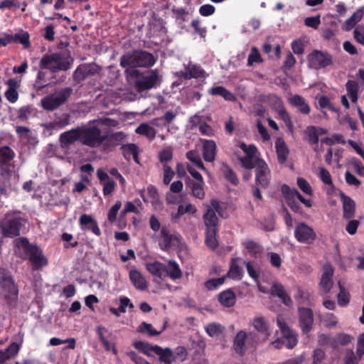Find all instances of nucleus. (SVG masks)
I'll return each mask as SVG.
<instances>
[{
	"instance_id": "obj_28",
	"label": "nucleus",
	"mask_w": 364,
	"mask_h": 364,
	"mask_svg": "<svg viewBox=\"0 0 364 364\" xmlns=\"http://www.w3.org/2000/svg\"><path fill=\"white\" fill-rule=\"evenodd\" d=\"M186 185L191 191V196L200 200L205 198V181L194 182L193 180L188 177L186 178Z\"/></svg>"
},
{
	"instance_id": "obj_11",
	"label": "nucleus",
	"mask_w": 364,
	"mask_h": 364,
	"mask_svg": "<svg viewBox=\"0 0 364 364\" xmlns=\"http://www.w3.org/2000/svg\"><path fill=\"white\" fill-rule=\"evenodd\" d=\"M294 235L299 242L305 244H312L316 238L314 230L304 223L296 225Z\"/></svg>"
},
{
	"instance_id": "obj_31",
	"label": "nucleus",
	"mask_w": 364,
	"mask_h": 364,
	"mask_svg": "<svg viewBox=\"0 0 364 364\" xmlns=\"http://www.w3.org/2000/svg\"><path fill=\"white\" fill-rule=\"evenodd\" d=\"M341 198L343 203V218L347 220L353 218L355 212L354 200L343 193L341 195Z\"/></svg>"
},
{
	"instance_id": "obj_52",
	"label": "nucleus",
	"mask_w": 364,
	"mask_h": 364,
	"mask_svg": "<svg viewBox=\"0 0 364 364\" xmlns=\"http://www.w3.org/2000/svg\"><path fill=\"white\" fill-rule=\"evenodd\" d=\"M158 158L163 166L173 158V149L170 146L166 147L158 153Z\"/></svg>"
},
{
	"instance_id": "obj_64",
	"label": "nucleus",
	"mask_w": 364,
	"mask_h": 364,
	"mask_svg": "<svg viewBox=\"0 0 364 364\" xmlns=\"http://www.w3.org/2000/svg\"><path fill=\"white\" fill-rule=\"evenodd\" d=\"M353 36L358 43L364 45V26L356 27L354 30Z\"/></svg>"
},
{
	"instance_id": "obj_44",
	"label": "nucleus",
	"mask_w": 364,
	"mask_h": 364,
	"mask_svg": "<svg viewBox=\"0 0 364 364\" xmlns=\"http://www.w3.org/2000/svg\"><path fill=\"white\" fill-rule=\"evenodd\" d=\"M136 132L139 134L146 136L148 139L151 140L154 139L156 134L155 129L146 123L141 124L136 129Z\"/></svg>"
},
{
	"instance_id": "obj_49",
	"label": "nucleus",
	"mask_w": 364,
	"mask_h": 364,
	"mask_svg": "<svg viewBox=\"0 0 364 364\" xmlns=\"http://www.w3.org/2000/svg\"><path fill=\"white\" fill-rule=\"evenodd\" d=\"M14 151L9 146H3L0 148V164H6L10 162L14 157Z\"/></svg>"
},
{
	"instance_id": "obj_14",
	"label": "nucleus",
	"mask_w": 364,
	"mask_h": 364,
	"mask_svg": "<svg viewBox=\"0 0 364 364\" xmlns=\"http://www.w3.org/2000/svg\"><path fill=\"white\" fill-rule=\"evenodd\" d=\"M309 65L314 69H320L326 67L331 63V58L327 53L315 50L308 57Z\"/></svg>"
},
{
	"instance_id": "obj_37",
	"label": "nucleus",
	"mask_w": 364,
	"mask_h": 364,
	"mask_svg": "<svg viewBox=\"0 0 364 364\" xmlns=\"http://www.w3.org/2000/svg\"><path fill=\"white\" fill-rule=\"evenodd\" d=\"M218 300L223 306L230 307L235 304L236 296L231 289H227L219 294Z\"/></svg>"
},
{
	"instance_id": "obj_36",
	"label": "nucleus",
	"mask_w": 364,
	"mask_h": 364,
	"mask_svg": "<svg viewBox=\"0 0 364 364\" xmlns=\"http://www.w3.org/2000/svg\"><path fill=\"white\" fill-rule=\"evenodd\" d=\"M146 269L151 274L155 275L161 279L166 277L165 274V264L161 262L155 261L148 262L146 264Z\"/></svg>"
},
{
	"instance_id": "obj_4",
	"label": "nucleus",
	"mask_w": 364,
	"mask_h": 364,
	"mask_svg": "<svg viewBox=\"0 0 364 364\" xmlns=\"http://www.w3.org/2000/svg\"><path fill=\"white\" fill-rule=\"evenodd\" d=\"M0 296L10 304L16 302L18 296L17 285L10 273L4 269H0Z\"/></svg>"
},
{
	"instance_id": "obj_62",
	"label": "nucleus",
	"mask_w": 364,
	"mask_h": 364,
	"mask_svg": "<svg viewBox=\"0 0 364 364\" xmlns=\"http://www.w3.org/2000/svg\"><path fill=\"white\" fill-rule=\"evenodd\" d=\"M224 176L232 185L236 186L239 183V180H238L235 173L228 166H226L225 169L224 170Z\"/></svg>"
},
{
	"instance_id": "obj_53",
	"label": "nucleus",
	"mask_w": 364,
	"mask_h": 364,
	"mask_svg": "<svg viewBox=\"0 0 364 364\" xmlns=\"http://www.w3.org/2000/svg\"><path fill=\"white\" fill-rule=\"evenodd\" d=\"M156 355L160 356V360L166 364H171L174 360V356L170 348L162 349L160 351L157 350Z\"/></svg>"
},
{
	"instance_id": "obj_34",
	"label": "nucleus",
	"mask_w": 364,
	"mask_h": 364,
	"mask_svg": "<svg viewBox=\"0 0 364 364\" xmlns=\"http://www.w3.org/2000/svg\"><path fill=\"white\" fill-rule=\"evenodd\" d=\"M165 274L166 277L168 276L173 280L180 279L182 277V271L178 264L173 260H169L168 265H165Z\"/></svg>"
},
{
	"instance_id": "obj_9",
	"label": "nucleus",
	"mask_w": 364,
	"mask_h": 364,
	"mask_svg": "<svg viewBox=\"0 0 364 364\" xmlns=\"http://www.w3.org/2000/svg\"><path fill=\"white\" fill-rule=\"evenodd\" d=\"M255 172V183L262 188L268 187L271 180V173L267 164L263 160H257L252 164Z\"/></svg>"
},
{
	"instance_id": "obj_46",
	"label": "nucleus",
	"mask_w": 364,
	"mask_h": 364,
	"mask_svg": "<svg viewBox=\"0 0 364 364\" xmlns=\"http://www.w3.org/2000/svg\"><path fill=\"white\" fill-rule=\"evenodd\" d=\"M186 158L198 168L206 171L199 153L195 150H191L186 153Z\"/></svg>"
},
{
	"instance_id": "obj_50",
	"label": "nucleus",
	"mask_w": 364,
	"mask_h": 364,
	"mask_svg": "<svg viewBox=\"0 0 364 364\" xmlns=\"http://www.w3.org/2000/svg\"><path fill=\"white\" fill-rule=\"evenodd\" d=\"M243 244L248 252L253 256L256 257L262 252V247L253 240H247Z\"/></svg>"
},
{
	"instance_id": "obj_42",
	"label": "nucleus",
	"mask_w": 364,
	"mask_h": 364,
	"mask_svg": "<svg viewBox=\"0 0 364 364\" xmlns=\"http://www.w3.org/2000/svg\"><path fill=\"white\" fill-rule=\"evenodd\" d=\"M276 149L277 154V158L279 163L283 164L286 161L289 150L284 141L282 139H278L276 141Z\"/></svg>"
},
{
	"instance_id": "obj_56",
	"label": "nucleus",
	"mask_w": 364,
	"mask_h": 364,
	"mask_svg": "<svg viewBox=\"0 0 364 364\" xmlns=\"http://www.w3.org/2000/svg\"><path fill=\"white\" fill-rule=\"evenodd\" d=\"M68 343V348L74 349L75 348V339L73 338H70L65 340H63L58 338H52L50 339L49 344L50 346H59L61 344Z\"/></svg>"
},
{
	"instance_id": "obj_10",
	"label": "nucleus",
	"mask_w": 364,
	"mask_h": 364,
	"mask_svg": "<svg viewBox=\"0 0 364 364\" xmlns=\"http://www.w3.org/2000/svg\"><path fill=\"white\" fill-rule=\"evenodd\" d=\"M160 82L158 70H152L136 80L135 88L140 92L156 87Z\"/></svg>"
},
{
	"instance_id": "obj_60",
	"label": "nucleus",
	"mask_w": 364,
	"mask_h": 364,
	"mask_svg": "<svg viewBox=\"0 0 364 364\" xmlns=\"http://www.w3.org/2000/svg\"><path fill=\"white\" fill-rule=\"evenodd\" d=\"M262 61V57L259 54V50L253 46L251 49V53L249 54L247 60V65L252 66L254 63H260Z\"/></svg>"
},
{
	"instance_id": "obj_12",
	"label": "nucleus",
	"mask_w": 364,
	"mask_h": 364,
	"mask_svg": "<svg viewBox=\"0 0 364 364\" xmlns=\"http://www.w3.org/2000/svg\"><path fill=\"white\" fill-rule=\"evenodd\" d=\"M240 148L246 154L245 156L240 158L242 166L248 170L252 169V164H255L257 160L262 159L255 156L257 151V147L252 144L247 145L245 143L241 142Z\"/></svg>"
},
{
	"instance_id": "obj_1",
	"label": "nucleus",
	"mask_w": 364,
	"mask_h": 364,
	"mask_svg": "<svg viewBox=\"0 0 364 364\" xmlns=\"http://www.w3.org/2000/svg\"><path fill=\"white\" fill-rule=\"evenodd\" d=\"M26 223L21 213L11 211L0 220V230L4 237L12 238L21 235Z\"/></svg>"
},
{
	"instance_id": "obj_30",
	"label": "nucleus",
	"mask_w": 364,
	"mask_h": 364,
	"mask_svg": "<svg viewBox=\"0 0 364 364\" xmlns=\"http://www.w3.org/2000/svg\"><path fill=\"white\" fill-rule=\"evenodd\" d=\"M216 151L217 146L214 141H203V157L205 161L213 162L215 158Z\"/></svg>"
},
{
	"instance_id": "obj_27",
	"label": "nucleus",
	"mask_w": 364,
	"mask_h": 364,
	"mask_svg": "<svg viewBox=\"0 0 364 364\" xmlns=\"http://www.w3.org/2000/svg\"><path fill=\"white\" fill-rule=\"evenodd\" d=\"M250 323L258 333H260L263 336V341L269 337V323L264 317L257 316L251 320Z\"/></svg>"
},
{
	"instance_id": "obj_43",
	"label": "nucleus",
	"mask_w": 364,
	"mask_h": 364,
	"mask_svg": "<svg viewBox=\"0 0 364 364\" xmlns=\"http://www.w3.org/2000/svg\"><path fill=\"white\" fill-rule=\"evenodd\" d=\"M107 138L105 140V146H116L120 144L125 139L126 135L122 132H115L112 134H106Z\"/></svg>"
},
{
	"instance_id": "obj_25",
	"label": "nucleus",
	"mask_w": 364,
	"mask_h": 364,
	"mask_svg": "<svg viewBox=\"0 0 364 364\" xmlns=\"http://www.w3.org/2000/svg\"><path fill=\"white\" fill-rule=\"evenodd\" d=\"M184 70H181L176 73L177 76L184 79L197 78L204 76L205 71L199 66L189 63L184 65Z\"/></svg>"
},
{
	"instance_id": "obj_35",
	"label": "nucleus",
	"mask_w": 364,
	"mask_h": 364,
	"mask_svg": "<svg viewBox=\"0 0 364 364\" xmlns=\"http://www.w3.org/2000/svg\"><path fill=\"white\" fill-rule=\"evenodd\" d=\"M193 126L198 127L200 132L203 135L213 136L214 134L213 129L206 122H203L200 116L196 114L191 119Z\"/></svg>"
},
{
	"instance_id": "obj_22",
	"label": "nucleus",
	"mask_w": 364,
	"mask_h": 364,
	"mask_svg": "<svg viewBox=\"0 0 364 364\" xmlns=\"http://www.w3.org/2000/svg\"><path fill=\"white\" fill-rule=\"evenodd\" d=\"M333 274V268L329 264L323 267V272L320 282V288L324 293L330 291L333 285L332 277Z\"/></svg>"
},
{
	"instance_id": "obj_2",
	"label": "nucleus",
	"mask_w": 364,
	"mask_h": 364,
	"mask_svg": "<svg viewBox=\"0 0 364 364\" xmlns=\"http://www.w3.org/2000/svg\"><path fill=\"white\" fill-rule=\"evenodd\" d=\"M156 63L154 56L146 51L135 50L123 55L120 59V65L123 68L151 67Z\"/></svg>"
},
{
	"instance_id": "obj_3",
	"label": "nucleus",
	"mask_w": 364,
	"mask_h": 364,
	"mask_svg": "<svg viewBox=\"0 0 364 364\" xmlns=\"http://www.w3.org/2000/svg\"><path fill=\"white\" fill-rule=\"evenodd\" d=\"M107 138L102 134L101 129L94 124L80 127V142L92 148H97L103 144Z\"/></svg>"
},
{
	"instance_id": "obj_7",
	"label": "nucleus",
	"mask_w": 364,
	"mask_h": 364,
	"mask_svg": "<svg viewBox=\"0 0 364 364\" xmlns=\"http://www.w3.org/2000/svg\"><path fill=\"white\" fill-rule=\"evenodd\" d=\"M70 64L66 55L61 53H55L45 55L41 60V68L49 69L53 72L58 70H67Z\"/></svg>"
},
{
	"instance_id": "obj_58",
	"label": "nucleus",
	"mask_w": 364,
	"mask_h": 364,
	"mask_svg": "<svg viewBox=\"0 0 364 364\" xmlns=\"http://www.w3.org/2000/svg\"><path fill=\"white\" fill-rule=\"evenodd\" d=\"M360 358L358 353L355 355L352 349H346L343 358L346 364H358Z\"/></svg>"
},
{
	"instance_id": "obj_61",
	"label": "nucleus",
	"mask_w": 364,
	"mask_h": 364,
	"mask_svg": "<svg viewBox=\"0 0 364 364\" xmlns=\"http://www.w3.org/2000/svg\"><path fill=\"white\" fill-rule=\"evenodd\" d=\"M13 38H14V43L19 42L23 46H24V47H26V48H28L30 45L29 35L27 32L16 33L13 36Z\"/></svg>"
},
{
	"instance_id": "obj_47",
	"label": "nucleus",
	"mask_w": 364,
	"mask_h": 364,
	"mask_svg": "<svg viewBox=\"0 0 364 364\" xmlns=\"http://www.w3.org/2000/svg\"><path fill=\"white\" fill-rule=\"evenodd\" d=\"M164 329V328H163L161 331H157L154 328L151 323L142 322L138 328V331L146 333L149 336H156L160 335Z\"/></svg>"
},
{
	"instance_id": "obj_21",
	"label": "nucleus",
	"mask_w": 364,
	"mask_h": 364,
	"mask_svg": "<svg viewBox=\"0 0 364 364\" xmlns=\"http://www.w3.org/2000/svg\"><path fill=\"white\" fill-rule=\"evenodd\" d=\"M299 323L302 331L305 333H309L313 326L314 314L312 311L308 308H299Z\"/></svg>"
},
{
	"instance_id": "obj_17",
	"label": "nucleus",
	"mask_w": 364,
	"mask_h": 364,
	"mask_svg": "<svg viewBox=\"0 0 364 364\" xmlns=\"http://www.w3.org/2000/svg\"><path fill=\"white\" fill-rule=\"evenodd\" d=\"M27 257L31 262L33 270L40 269L48 264V260L42 250L36 245L34 246Z\"/></svg>"
},
{
	"instance_id": "obj_13",
	"label": "nucleus",
	"mask_w": 364,
	"mask_h": 364,
	"mask_svg": "<svg viewBox=\"0 0 364 364\" xmlns=\"http://www.w3.org/2000/svg\"><path fill=\"white\" fill-rule=\"evenodd\" d=\"M159 238V245L161 250H168L173 246H177L181 240L179 235L171 234L167 228L162 227Z\"/></svg>"
},
{
	"instance_id": "obj_32",
	"label": "nucleus",
	"mask_w": 364,
	"mask_h": 364,
	"mask_svg": "<svg viewBox=\"0 0 364 364\" xmlns=\"http://www.w3.org/2000/svg\"><path fill=\"white\" fill-rule=\"evenodd\" d=\"M282 192L284 194L286 199H295V198H296L306 207L310 208L312 205L310 200L305 199L296 189H291L290 187L288 186L287 185L282 186Z\"/></svg>"
},
{
	"instance_id": "obj_6",
	"label": "nucleus",
	"mask_w": 364,
	"mask_h": 364,
	"mask_svg": "<svg viewBox=\"0 0 364 364\" xmlns=\"http://www.w3.org/2000/svg\"><path fill=\"white\" fill-rule=\"evenodd\" d=\"M72 93L73 89L71 87H64L56 90L53 94L41 99V106L46 110L53 111L65 103Z\"/></svg>"
},
{
	"instance_id": "obj_40",
	"label": "nucleus",
	"mask_w": 364,
	"mask_h": 364,
	"mask_svg": "<svg viewBox=\"0 0 364 364\" xmlns=\"http://www.w3.org/2000/svg\"><path fill=\"white\" fill-rule=\"evenodd\" d=\"M239 258H232L228 272L225 276L233 279H240L242 275V269L238 264Z\"/></svg>"
},
{
	"instance_id": "obj_63",
	"label": "nucleus",
	"mask_w": 364,
	"mask_h": 364,
	"mask_svg": "<svg viewBox=\"0 0 364 364\" xmlns=\"http://www.w3.org/2000/svg\"><path fill=\"white\" fill-rule=\"evenodd\" d=\"M312 358L313 364H321L326 358V353L322 349L316 348L313 351Z\"/></svg>"
},
{
	"instance_id": "obj_18",
	"label": "nucleus",
	"mask_w": 364,
	"mask_h": 364,
	"mask_svg": "<svg viewBox=\"0 0 364 364\" xmlns=\"http://www.w3.org/2000/svg\"><path fill=\"white\" fill-rule=\"evenodd\" d=\"M277 324L283 335V343L288 348H293L297 343L296 336L284 321L277 319Z\"/></svg>"
},
{
	"instance_id": "obj_54",
	"label": "nucleus",
	"mask_w": 364,
	"mask_h": 364,
	"mask_svg": "<svg viewBox=\"0 0 364 364\" xmlns=\"http://www.w3.org/2000/svg\"><path fill=\"white\" fill-rule=\"evenodd\" d=\"M218 229L206 230L205 243L211 249H215L218 246V242L215 238V234Z\"/></svg>"
},
{
	"instance_id": "obj_8",
	"label": "nucleus",
	"mask_w": 364,
	"mask_h": 364,
	"mask_svg": "<svg viewBox=\"0 0 364 364\" xmlns=\"http://www.w3.org/2000/svg\"><path fill=\"white\" fill-rule=\"evenodd\" d=\"M205 208V212L203 215V220L206 230L218 229V218L215 212L221 215V205L220 202L215 198H212L210 203L203 205Z\"/></svg>"
},
{
	"instance_id": "obj_23",
	"label": "nucleus",
	"mask_w": 364,
	"mask_h": 364,
	"mask_svg": "<svg viewBox=\"0 0 364 364\" xmlns=\"http://www.w3.org/2000/svg\"><path fill=\"white\" fill-rule=\"evenodd\" d=\"M15 253L21 258L26 259L34 247L25 237H21L14 240Z\"/></svg>"
},
{
	"instance_id": "obj_16",
	"label": "nucleus",
	"mask_w": 364,
	"mask_h": 364,
	"mask_svg": "<svg viewBox=\"0 0 364 364\" xmlns=\"http://www.w3.org/2000/svg\"><path fill=\"white\" fill-rule=\"evenodd\" d=\"M23 343V338L19 341L12 342L4 350L0 349V364H10L11 359L19 352Z\"/></svg>"
},
{
	"instance_id": "obj_59",
	"label": "nucleus",
	"mask_w": 364,
	"mask_h": 364,
	"mask_svg": "<svg viewBox=\"0 0 364 364\" xmlns=\"http://www.w3.org/2000/svg\"><path fill=\"white\" fill-rule=\"evenodd\" d=\"M318 176L323 183L333 187L331 176L327 169L323 167H318Z\"/></svg>"
},
{
	"instance_id": "obj_41",
	"label": "nucleus",
	"mask_w": 364,
	"mask_h": 364,
	"mask_svg": "<svg viewBox=\"0 0 364 364\" xmlns=\"http://www.w3.org/2000/svg\"><path fill=\"white\" fill-rule=\"evenodd\" d=\"M122 154L127 160H130L132 158L139 164L138 157V148L134 144H129L124 145L122 147Z\"/></svg>"
},
{
	"instance_id": "obj_20",
	"label": "nucleus",
	"mask_w": 364,
	"mask_h": 364,
	"mask_svg": "<svg viewBox=\"0 0 364 364\" xmlns=\"http://www.w3.org/2000/svg\"><path fill=\"white\" fill-rule=\"evenodd\" d=\"M99 72V68L95 64H83L80 65L75 71L73 77L77 82L84 80L89 76L94 75Z\"/></svg>"
},
{
	"instance_id": "obj_39",
	"label": "nucleus",
	"mask_w": 364,
	"mask_h": 364,
	"mask_svg": "<svg viewBox=\"0 0 364 364\" xmlns=\"http://www.w3.org/2000/svg\"><path fill=\"white\" fill-rule=\"evenodd\" d=\"M364 15V9H358L349 18H348L343 25L345 31H350L354 26L359 22Z\"/></svg>"
},
{
	"instance_id": "obj_15",
	"label": "nucleus",
	"mask_w": 364,
	"mask_h": 364,
	"mask_svg": "<svg viewBox=\"0 0 364 364\" xmlns=\"http://www.w3.org/2000/svg\"><path fill=\"white\" fill-rule=\"evenodd\" d=\"M139 194L145 203H151L156 210L161 209L162 203L159 200L158 191L154 186H149L146 189L139 190Z\"/></svg>"
},
{
	"instance_id": "obj_38",
	"label": "nucleus",
	"mask_w": 364,
	"mask_h": 364,
	"mask_svg": "<svg viewBox=\"0 0 364 364\" xmlns=\"http://www.w3.org/2000/svg\"><path fill=\"white\" fill-rule=\"evenodd\" d=\"M353 340L354 338L352 336L344 333H340L333 338V341L331 343V347L333 349H336L339 346H346L353 342Z\"/></svg>"
},
{
	"instance_id": "obj_51",
	"label": "nucleus",
	"mask_w": 364,
	"mask_h": 364,
	"mask_svg": "<svg viewBox=\"0 0 364 364\" xmlns=\"http://www.w3.org/2000/svg\"><path fill=\"white\" fill-rule=\"evenodd\" d=\"M226 278L227 276H223L220 278L210 279L206 281L203 285L207 290L213 291L222 286L224 284Z\"/></svg>"
},
{
	"instance_id": "obj_33",
	"label": "nucleus",
	"mask_w": 364,
	"mask_h": 364,
	"mask_svg": "<svg viewBox=\"0 0 364 364\" xmlns=\"http://www.w3.org/2000/svg\"><path fill=\"white\" fill-rule=\"evenodd\" d=\"M289 103L297 107L299 112L304 114H308L310 112V107L305 100L300 95H295L289 99Z\"/></svg>"
},
{
	"instance_id": "obj_45",
	"label": "nucleus",
	"mask_w": 364,
	"mask_h": 364,
	"mask_svg": "<svg viewBox=\"0 0 364 364\" xmlns=\"http://www.w3.org/2000/svg\"><path fill=\"white\" fill-rule=\"evenodd\" d=\"M206 333L210 336V337H215L218 338L220 336L225 330L224 326L220 325L218 323H211L205 327Z\"/></svg>"
},
{
	"instance_id": "obj_55",
	"label": "nucleus",
	"mask_w": 364,
	"mask_h": 364,
	"mask_svg": "<svg viewBox=\"0 0 364 364\" xmlns=\"http://www.w3.org/2000/svg\"><path fill=\"white\" fill-rule=\"evenodd\" d=\"M277 114L280 117V118L284 122L286 126L288 127L289 129L291 131L292 130V122L291 120V117H289V114L287 113V110L284 109L283 105L280 104L277 109Z\"/></svg>"
},
{
	"instance_id": "obj_5",
	"label": "nucleus",
	"mask_w": 364,
	"mask_h": 364,
	"mask_svg": "<svg viewBox=\"0 0 364 364\" xmlns=\"http://www.w3.org/2000/svg\"><path fill=\"white\" fill-rule=\"evenodd\" d=\"M259 342L257 334L255 332L247 333L240 331L235 336L233 342V349L240 355L248 350L254 349Z\"/></svg>"
},
{
	"instance_id": "obj_19",
	"label": "nucleus",
	"mask_w": 364,
	"mask_h": 364,
	"mask_svg": "<svg viewBox=\"0 0 364 364\" xmlns=\"http://www.w3.org/2000/svg\"><path fill=\"white\" fill-rule=\"evenodd\" d=\"M59 141L62 148H68L76 141H80V127L63 132Z\"/></svg>"
},
{
	"instance_id": "obj_57",
	"label": "nucleus",
	"mask_w": 364,
	"mask_h": 364,
	"mask_svg": "<svg viewBox=\"0 0 364 364\" xmlns=\"http://www.w3.org/2000/svg\"><path fill=\"white\" fill-rule=\"evenodd\" d=\"M340 292L337 296L338 303L340 306H346L349 303L350 295L349 293L346 290V289L338 283Z\"/></svg>"
},
{
	"instance_id": "obj_29",
	"label": "nucleus",
	"mask_w": 364,
	"mask_h": 364,
	"mask_svg": "<svg viewBox=\"0 0 364 364\" xmlns=\"http://www.w3.org/2000/svg\"><path fill=\"white\" fill-rule=\"evenodd\" d=\"M129 279L139 290L144 291L148 287V283L143 274L136 269H131L129 273Z\"/></svg>"
},
{
	"instance_id": "obj_26",
	"label": "nucleus",
	"mask_w": 364,
	"mask_h": 364,
	"mask_svg": "<svg viewBox=\"0 0 364 364\" xmlns=\"http://www.w3.org/2000/svg\"><path fill=\"white\" fill-rule=\"evenodd\" d=\"M70 124V116L64 115L55 120L42 124V127L46 131L52 134L53 131L60 130Z\"/></svg>"
},
{
	"instance_id": "obj_48",
	"label": "nucleus",
	"mask_w": 364,
	"mask_h": 364,
	"mask_svg": "<svg viewBox=\"0 0 364 364\" xmlns=\"http://www.w3.org/2000/svg\"><path fill=\"white\" fill-rule=\"evenodd\" d=\"M346 87L351 101L356 102L358 100V83L354 80H348Z\"/></svg>"
},
{
	"instance_id": "obj_24",
	"label": "nucleus",
	"mask_w": 364,
	"mask_h": 364,
	"mask_svg": "<svg viewBox=\"0 0 364 364\" xmlns=\"http://www.w3.org/2000/svg\"><path fill=\"white\" fill-rule=\"evenodd\" d=\"M79 223L82 230H90L97 236L101 235V231L97 223L92 216L87 214L81 215L79 219Z\"/></svg>"
}]
</instances>
